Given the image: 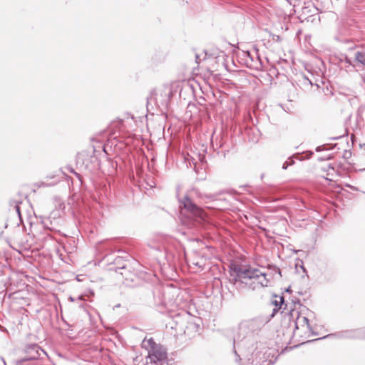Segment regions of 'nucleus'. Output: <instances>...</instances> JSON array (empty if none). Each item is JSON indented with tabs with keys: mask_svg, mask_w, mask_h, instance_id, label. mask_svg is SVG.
<instances>
[{
	"mask_svg": "<svg viewBox=\"0 0 365 365\" xmlns=\"http://www.w3.org/2000/svg\"><path fill=\"white\" fill-rule=\"evenodd\" d=\"M268 319L258 317L244 320L239 324V334L233 340V352L235 361L238 363L250 351V346H253V336L257 335Z\"/></svg>",
	"mask_w": 365,
	"mask_h": 365,
	"instance_id": "1",
	"label": "nucleus"
},
{
	"mask_svg": "<svg viewBox=\"0 0 365 365\" xmlns=\"http://www.w3.org/2000/svg\"><path fill=\"white\" fill-rule=\"evenodd\" d=\"M302 322L303 323V324H306L307 325V329H309V331H310V333L312 335H314V336H317V333L314 331L312 327L310 325L309 320V319L307 317H303L302 318Z\"/></svg>",
	"mask_w": 365,
	"mask_h": 365,
	"instance_id": "14",
	"label": "nucleus"
},
{
	"mask_svg": "<svg viewBox=\"0 0 365 365\" xmlns=\"http://www.w3.org/2000/svg\"><path fill=\"white\" fill-rule=\"evenodd\" d=\"M294 163V160L293 159V158H289L284 163H283V165H282V168L284 170H286L287 169V168L290 165H292Z\"/></svg>",
	"mask_w": 365,
	"mask_h": 365,
	"instance_id": "19",
	"label": "nucleus"
},
{
	"mask_svg": "<svg viewBox=\"0 0 365 365\" xmlns=\"http://www.w3.org/2000/svg\"><path fill=\"white\" fill-rule=\"evenodd\" d=\"M121 253L122 255L117 256L113 262V264L115 266L114 268L115 271H123L120 272V274L125 279L124 283L126 287H136L143 286V281L140 277L132 273L128 269L131 261L133 260L132 257L128 252H121Z\"/></svg>",
	"mask_w": 365,
	"mask_h": 365,
	"instance_id": "4",
	"label": "nucleus"
},
{
	"mask_svg": "<svg viewBox=\"0 0 365 365\" xmlns=\"http://www.w3.org/2000/svg\"><path fill=\"white\" fill-rule=\"evenodd\" d=\"M355 60L359 63L365 66V51H357L354 53Z\"/></svg>",
	"mask_w": 365,
	"mask_h": 365,
	"instance_id": "12",
	"label": "nucleus"
},
{
	"mask_svg": "<svg viewBox=\"0 0 365 365\" xmlns=\"http://www.w3.org/2000/svg\"><path fill=\"white\" fill-rule=\"evenodd\" d=\"M272 40L274 41L279 42V41H281V38L278 35H274L272 37Z\"/></svg>",
	"mask_w": 365,
	"mask_h": 365,
	"instance_id": "24",
	"label": "nucleus"
},
{
	"mask_svg": "<svg viewBox=\"0 0 365 365\" xmlns=\"http://www.w3.org/2000/svg\"><path fill=\"white\" fill-rule=\"evenodd\" d=\"M76 300H84V295L83 294H81L79 295L77 298H76Z\"/></svg>",
	"mask_w": 365,
	"mask_h": 365,
	"instance_id": "28",
	"label": "nucleus"
},
{
	"mask_svg": "<svg viewBox=\"0 0 365 365\" xmlns=\"http://www.w3.org/2000/svg\"><path fill=\"white\" fill-rule=\"evenodd\" d=\"M299 82H301L303 86H313L312 81L306 76H303L302 80H299Z\"/></svg>",
	"mask_w": 365,
	"mask_h": 365,
	"instance_id": "18",
	"label": "nucleus"
},
{
	"mask_svg": "<svg viewBox=\"0 0 365 365\" xmlns=\"http://www.w3.org/2000/svg\"><path fill=\"white\" fill-rule=\"evenodd\" d=\"M173 93H172V91H170L168 93V97L170 98L172 96Z\"/></svg>",
	"mask_w": 365,
	"mask_h": 365,
	"instance_id": "37",
	"label": "nucleus"
},
{
	"mask_svg": "<svg viewBox=\"0 0 365 365\" xmlns=\"http://www.w3.org/2000/svg\"><path fill=\"white\" fill-rule=\"evenodd\" d=\"M342 55L343 54H341V56L339 58V66H341V68L343 67V64L344 63V58L342 57Z\"/></svg>",
	"mask_w": 365,
	"mask_h": 365,
	"instance_id": "23",
	"label": "nucleus"
},
{
	"mask_svg": "<svg viewBox=\"0 0 365 365\" xmlns=\"http://www.w3.org/2000/svg\"><path fill=\"white\" fill-rule=\"evenodd\" d=\"M6 331V328L0 324V331L4 332Z\"/></svg>",
	"mask_w": 365,
	"mask_h": 365,
	"instance_id": "30",
	"label": "nucleus"
},
{
	"mask_svg": "<svg viewBox=\"0 0 365 365\" xmlns=\"http://www.w3.org/2000/svg\"><path fill=\"white\" fill-rule=\"evenodd\" d=\"M72 172H73L76 174V175L79 178V175L77 173L74 172L73 170H72Z\"/></svg>",
	"mask_w": 365,
	"mask_h": 365,
	"instance_id": "41",
	"label": "nucleus"
},
{
	"mask_svg": "<svg viewBox=\"0 0 365 365\" xmlns=\"http://www.w3.org/2000/svg\"><path fill=\"white\" fill-rule=\"evenodd\" d=\"M230 282L236 287L237 289H240L244 287H248L252 289H255L253 284H248L247 280L252 279H258L260 276H266L257 269L251 267L244 268L237 264H232L230 267Z\"/></svg>",
	"mask_w": 365,
	"mask_h": 365,
	"instance_id": "3",
	"label": "nucleus"
},
{
	"mask_svg": "<svg viewBox=\"0 0 365 365\" xmlns=\"http://www.w3.org/2000/svg\"><path fill=\"white\" fill-rule=\"evenodd\" d=\"M274 297L276 299L272 301V304H273L275 307L280 309L284 304V299L282 296L278 297L277 295H274Z\"/></svg>",
	"mask_w": 365,
	"mask_h": 365,
	"instance_id": "13",
	"label": "nucleus"
},
{
	"mask_svg": "<svg viewBox=\"0 0 365 365\" xmlns=\"http://www.w3.org/2000/svg\"><path fill=\"white\" fill-rule=\"evenodd\" d=\"M179 202L181 207V220L184 225L192 227L205 221L206 213L188 195H185L183 198L179 200Z\"/></svg>",
	"mask_w": 365,
	"mask_h": 365,
	"instance_id": "2",
	"label": "nucleus"
},
{
	"mask_svg": "<svg viewBox=\"0 0 365 365\" xmlns=\"http://www.w3.org/2000/svg\"><path fill=\"white\" fill-rule=\"evenodd\" d=\"M191 263L200 269H203L204 266L205 265V260L203 259L197 261L193 260Z\"/></svg>",
	"mask_w": 365,
	"mask_h": 365,
	"instance_id": "17",
	"label": "nucleus"
},
{
	"mask_svg": "<svg viewBox=\"0 0 365 365\" xmlns=\"http://www.w3.org/2000/svg\"><path fill=\"white\" fill-rule=\"evenodd\" d=\"M331 170L332 171H335L334 167L331 164H329L328 165V170Z\"/></svg>",
	"mask_w": 365,
	"mask_h": 365,
	"instance_id": "27",
	"label": "nucleus"
},
{
	"mask_svg": "<svg viewBox=\"0 0 365 365\" xmlns=\"http://www.w3.org/2000/svg\"><path fill=\"white\" fill-rule=\"evenodd\" d=\"M69 300L71 302H76V298H74L73 297H69Z\"/></svg>",
	"mask_w": 365,
	"mask_h": 365,
	"instance_id": "31",
	"label": "nucleus"
},
{
	"mask_svg": "<svg viewBox=\"0 0 365 365\" xmlns=\"http://www.w3.org/2000/svg\"><path fill=\"white\" fill-rule=\"evenodd\" d=\"M195 61L197 63H199L200 61V57L197 54L195 55Z\"/></svg>",
	"mask_w": 365,
	"mask_h": 365,
	"instance_id": "29",
	"label": "nucleus"
},
{
	"mask_svg": "<svg viewBox=\"0 0 365 365\" xmlns=\"http://www.w3.org/2000/svg\"><path fill=\"white\" fill-rule=\"evenodd\" d=\"M297 319L299 320V313L298 312H297Z\"/></svg>",
	"mask_w": 365,
	"mask_h": 365,
	"instance_id": "40",
	"label": "nucleus"
},
{
	"mask_svg": "<svg viewBox=\"0 0 365 365\" xmlns=\"http://www.w3.org/2000/svg\"><path fill=\"white\" fill-rule=\"evenodd\" d=\"M331 336H338L339 337H341V338L365 339V328L358 329H354V330H346V331H341V332H339L336 334H327L325 336L314 339V341L327 339Z\"/></svg>",
	"mask_w": 365,
	"mask_h": 365,
	"instance_id": "6",
	"label": "nucleus"
},
{
	"mask_svg": "<svg viewBox=\"0 0 365 365\" xmlns=\"http://www.w3.org/2000/svg\"><path fill=\"white\" fill-rule=\"evenodd\" d=\"M328 148H327V145H319L318 147L316 148L315 150L316 152H321L324 150H327Z\"/></svg>",
	"mask_w": 365,
	"mask_h": 365,
	"instance_id": "20",
	"label": "nucleus"
},
{
	"mask_svg": "<svg viewBox=\"0 0 365 365\" xmlns=\"http://www.w3.org/2000/svg\"><path fill=\"white\" fill-rule=\"evenodd\" d=\"M61 220L60 218L51 220L50 217H41V222L43 227L45 230H48L51 232H60L59 222Z\"/></svg>",
	"mask_w": 365,
	"mask_h": 365,
	"instance_id": "9",
	"label": "nucleus"
},
{
	"mask_svg": "<svg viewBox=\"0 0 365 365\" xmlns=\"http://www.w3.org/2000/svg\"><path fill=\"white\" fill-rule=\"evenodd\" d=\"M279 308L275 307L273 309L272 314H270V317H273L277 312Z\"/></svg>",
	"mask_w": 365,
	"mask_h": 365,
	"instance_id": "25",
	"label": "nucleus"
},
{
	"mask_svg": "<svg viewBox=\"0 0 365 365\" xmlns=\"http://www.w3.org/2000/svg\"><path fill=\"white\" fill-rule=\"evenodd\" d=\"M341 137H342L341 135V136H336V137H333V138H331V140H337V139L341 138Z\"/></svg>",
	"mask_w": 365,
	"mask_h": 365,
	"instance_id": "32",
	"label": "nucleus"
},
{
	"mask_svg": "<svg viewBox=\"0 0 365 365\" xmlns=\"http://www.w3.org/2000/svg\"><path fill=\"white\" fill-rule=\"evenodd\" d=\"M300 322H299V321L298 322H296V323H295V327H296V329H298V325H297V324H298V323H300Z\"/></svg>",
	"mask_w": 365,
	"mask_h": 365,
	"instance_id": "39",
	"label": "nucleus"
},
{
	"mask_svg": "<svg viewBox=\"0 0 365 365\" xmlns=\"http://www.w3.org/2000/svg\"><path fill=\"white\" fill-rule=\"evenodd\" d=\"M344 58V64L341 68H344L346 71H351L354 69L355 66L352 63V61L350 58H349L346 55H342Z\"/></svg>",
	"mask_w": 365,
	"mask_h": 365,
	"instance_id": "11",
	"label": "nucleus"
},
{
	"mask_svg": "<svg viewBox=\"0 0 365 365\" xmlns=\"http://www.w3.org/2000/svg\"><path fill=\"white\" fill-rule=\"evenodd\" d=\"M21 202L19 201H11L10 202L11 205H14V208L15 210V212L16 215H18L19 218L21 220V208H20V204Z\"/></svg>",
	"mask_w": 365,
	"mask_h": 365,
	"instance_id": "16",
	"label": "nucleus"
},
{
	"mask_svg": "<svg viewBox=\"0 0 365 365\" xmlns=\"http://www.w3.org/2000/svg\"><path fill=\"white\" fill-rule=\"evenodd\" d=\"M1 360L3 361L4 365H7L4 357H1Z\"/></svg>",
	"mask_w": 365,
	"mask_h": 365,
	"instance_id": "33",
	"label": "nucleus"
},
{
	"mask_svg": "<svg viewBox=\"0 0 365 365\" xmlns=\"http://www.w3.org/2000/svg\"><path fill=\"white\" fill-rule=\"evenodd\" d=\"M89 292H90V294H91V295H92V296H93V295H94V292H93L92 290H90V291H89Z\"/></svg>",
	"mask_w": 365,
	"mask_h": 365,
	"instance_id": "38",
	"label": "nucleus"
},
{
	"mask_svg": "<svg viewBox=\"0 0 365 365\" xmlns=\"http://www.w3.org/2000/svg\"><path fill=\"white\" fill-rule=\"evenodd\" d=\"M286 292L290 293L292 292L291 287L287 288Z\"/></svg>",
	"mask_w": 365,
	"mask_h": 365,
	"instance_id": "34",
	"label": "nucleus"
},
{
	"mask_svg": "<svg viewBox=\"0 0 365 365\" xmlns=\"http://www.w3.org/2000/svg\"><path fill=\"white\" fill-rule=\"evenodd\" d=\"M143 347H145L148 350V353L155 349L159 344H156L153 338L148 339H144L142 343Z\"/></svg>",
	"mask_w": 365,
	"mask_h": 365,
	"instance_id": "10",
	"label": "nucleus"
},
{
	"mask_svg": "<svg viewBox=\"0 0 365 365\" xmlns=\"http://www.w3.org/2000/svg\"><path fill=\"white\" fill-rule=\"evenodd\" d=\"M23 351L26 354L24 357L30 361L41 359L42 356H48L47 353L35 343L26 344Z\"/></svg>",
	"mask_w": 365,
	"mask_h": 365,
	"instance_id": "5",
	"label": "nucleus"
},
{
	"mask_svg": "<svg viewBox=\"0 0 365 365\" xmlns=\"http://www.w3.org/2000/svg\"><path fill=\"white\" fill-rule=\"evenodd\" d=\"M351 156V152L350 150H345L343 157L346 159L349 158Z\"/></svg>",
	"mask_w": 365,
	"mask_h": 365,
	"instance_id": "21",
	"label": "nucleus"
},
{
	"mask_svg": "<svg viewBox=\"0 0 365 365\" xmlns=\"http://www.w3.org/2000/svg\"><path fill=\"white\" fill-rule=\"evenodd\" d=\"M30 361L26 359L25 357H23L19 359H16L13 361L14 365H32L29 363Z\"/></svg>",
	"mask_w": 365,
	"mask_h": 365,
	"instance_id": "15",
	"label": "nucleus"
},
{
	"mask_svg": "<svg viewBox=\"0 0 365 365\" xmlns=\"http://www.w3.org/2000/svg\"><path fill=\"white\" fill-rule=\"evenodd\" d=\"M299 302H300V301H299V299H296L295 301H294V300H293V302H294V304H296V303L299 304Z\"/></svg>",
	"mask_w": 365,
	"mask_h": 365,
	"instance_id": "36",
	"label": "nucleus"
},
{
	"mask_svg": "<svg viewBox=\"0 0 365 365\" xmlns=\"http://www.w3.org/2000/svg\"><path fill=\"white\" fill-rule=\"evenodd\" d=\"M167 358L168 356L166 349L161 346L160 344H159L158 346L152 349V351L148 353L147 363H148V359L150 360V363L157 364L158 362L166 361Z\"/></svg>",
	"mask_w": 365,
	"mask_h": 365,
	"instance_id": "8",
	"label": "nucleus"
},
{
	"mask_svg": "<svg viewBox=\"0 0 365 365\" xmlns=\"http://www.w3.org/2000/svg\"><path fill=\"white\" fill-rule=\"evenodd\" d=\"M330 159H331V155H329L328 157H327V158H322V157H320V158H318V160H319V161H323V160H330Z\"/></svg>",
	"mask_w": 365,
	"mask_h": 365,
	"instance_id": "26",
	"label": "nucleus"
},
{
	"mask_svg": "<svg viewBox=\"0 0 365 365\" xmlns=\"http://www.w3.org/2000/svg\"><path fill=\"white\" fill-rule=\"evenodd\" d=\"M272 269L274 273L278 274L280 277L282 276L281 269L278 267L272 265Z\"/></svg>",
	"mask_w": 365,
	"mask_h": 365,
	"instance_id": "22",
	"label": "nucleus"
},
{
	"mask_svg": "<svg viewBox=\"0 0 365 365\" xmlns=\"http://www.w3.org/2000/svg\"><path fill=\"white\" fill-rule=\"evenodd\" d=\"M294 312V309H291V310L288 312V314H291V315H293V312Z\"/></svg>",
	"mask_w": 365,
	"mask_h": 365,
	"instance_id": "35",
	"label": "nucleus"
},
{
	"mask_svg": "<svg viewBox=\"0 0 365 365\" xmlns=\"http://www.w3.org/2000/svg\"><path fill=\"white\" fill-rule=\"evenodd\" d=\"M243 56L246 60L247 66L251 68L259 69L262 66L260 57L258 54V49L254 47L253 51H243Z\"/></svg>",
	"mask_w": 365,
	"mask_h": 365,
	"instance_id": "7",
	"label": "nucleus"
}]
</instances>
